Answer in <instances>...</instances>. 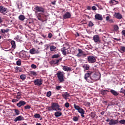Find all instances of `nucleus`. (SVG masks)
<instances>
[{
    "label": "nucleus",
    "instance_id": "1",
    "mask_svg": "<svg viewBox=\"0 0 125 125\" xmlns=\"http://www.w3.org/2000/svg\"><path fill=\"white\" fill-rule=\"evenodd\" d=\"M46 110L48 112H51V111H62V109L60 108V105L58 103H52L51 106H46Z\"/></svg>",
    "mask_w": 125,
    "mask_h": 125
},
{
    "label": "nucleus",
    "instance_id": "2",
    "mask_svg": "<svg viewBox=\"0 0 125 125\" xmlns=\"http://www.w3.org/2000/svg\"><path fill=\"white\" fill-rule=\"evenodd\" d=\"M56 76L58 78V81H59V83H64L65 82V72L63 71H59L56 73Z\"/></svg>",
    "mask_w": 125,
    "mask_h": 125
},
{
    "label": "nucleus",
    "instance_id": "3",
    "mask_svg": "<svg viewBox=\"0 0 125 125\" xmlns=\"http://www.w3.org/2000/svg\"><path fill=\"white\" fill-rule=\"evenodd\" d=\"M34 10L36 14H38V12H41L42 13H44L45 9L42 6H36L34 8Z\"/></svg>",
    "mask_w": 125,
    "mask_h": 125
},
{
    "label": "nucleus",
    "instance_id": "4",
    "mask_svg": "<svg viewBox=\"0 0 125 125\" xmlns=\"http://www.w3.org/2000/svg\"><path fill=\"white\" fill-rule=\"evenodd\" d=\"M106 122H107V123H108V125H118V124H119V120L117 119V120H114L113 119H111L110 120V119L107 118L106 120Z\"/></svg>",
    "mask_w": 125,
    "mask_h": 125
},
{
    "label": "nucleus",
    "instance_id": "5",
    "mask_svg": "<svg viewBox=\"0 0 125 125\" xmlns=\"http://www.w3.org/2000/svg\"><path fill=\"white\" fill-rule=\"evenodd\" d=\"M91 76V71H87V73L84 75V79H85L88 83H93V82L90 81Z\"/></svg>",
    "mask_w": 125,
    "mask_h": 125
},
{
    "label": "nucleus",
    "instance_id": "6",
    "mask_svg": "<svg viewBox=\"0 0 125 125\" xmlns=\"http://www.w3.org/2000/svg\"><path fill=\"white\" fill-rule=\"evenodd\" d=\"M74 108L75 109V110H77L78 113H80V114H84V113H85V111H84V110H83V109L81 108V107H80V106L74 104L73 105Z\"/></svg>",
    "mask_w": 125,
    "mask_h": 125
},
{
    "label": "nucleus",
    "instance_id": "7",
    "mask_svg": "<svg viewBox=\"0 0 125 125\" xmlns=\"http://www.w3.org/2000/svg\"><path fill=\"white\" fill-rule=\"evenodd\" d=\"M87 61L88 63L92 64L96 62V59L93 56H89L87 57Z\"/></svg>",
    "mask_w": 125,
    "mask_h": 125
},
{
    "label": "nucleus",
    "instance_id": "8",
    "mask_svg": "<svg viewBox=\"0 0 125 125\" xmlns=\"http://www.w3.org/2000/svg\"><path fill=\"white\" fill-rule=\"evenodd\" d=\"M42 79H37L34 80L33 83L35 85H37V86H41L42 84Z\"/></svg>",
    "mask_w": 125,
    "mask_h": 125
},
{
    "label": "nucleus",
    "instance_id": "9",
    "mask_svg": "<svg viewBox=\"0 0 125 125\" xmlns=\"http://www.w3.org/2000/svg\"><path fill=\"white\" fill-rule=\"evenodd\" d=\"M90 79L92 81H97V80H98V75H97L95 72H91Z\"/></svg>",
    "mask_w": 125,
    "mask_h": 125
},
{
    "label": "nucleus",
    "instance_id": "10",
    "mask_svg": "<svg viewBox=\"0 0 125 125\" xmlns=\"http://www.w3.org/2000/svg\"><path fill=\"white\" fill-rule=\"evenodd\" d=\"M0 13L5 15L7 13V8L4 7V6H0Z\"/></svg>",
    "mask_w": 125,
    "mask_h": 125
},
{
    "label": "nucleus",
    "instance_id": "11",
    "mask_svg": "<svg viewBox=\"0 0 125 125\" xmlns=\"http://www.w3.org/2000/svg\"><path fill=\"white\" fill-rule=\"evenodd\" d=\"M26 104H27V103H26V102L21 100L17 104V107H18V108H21L22 106H24V105H26Z\"/></svg>",
    "mask_w": 125,
    "mask_h": 125
},
{
    "label": "nucleus",
    "instance_id": "12",
    "mask_svg": "<svg viewBox=\"0 0 125 125\" xmlns=\"http://www.w3.org/2000/svg\"><path fill=\"white\" fill-rule=\"evenodd\" d=\"M71 13L69 12H66L63 15V19H69L71 18Z\"/></svg>",
    "mask_w": 125,
    "mask_h": 125
},
{
    "label": "nucleus",
    "instance_id": "13",
    "mask_svg": "<svg viewBox=\"0 0 125 125\" xmlns=\"http://www.w3.org/2000/svg\"><path fill=\"white\" fill-rule=\"evenodd\" d=\"M113 16L115 17V18H117V19L121 20L122 18H123V16L121 13H115Z\"/></svg>",
    "mask_w": 125,
    "mask_h": 125
},
{
    "label": "nucleus",
    "instance_id": "14",
    "mask_svg": "<svg viewBox=\"0 0 125 125\" xmlns=\"http://www.w3.org/2000/svg\"><path fill=\"white\" fill-rule=\"evenodd\" d=\"M93 40L95 42H100V38L98 35H96L93 36Z\"/></svg>",
    "mask_w": 125,
    "mask_h": 125
},
{
    "label": "nucleus",
    "instance_id": "15",
    "mask_svg": "<svg viewBox=\"0 0 125 125\" xmlns=\"http://www.w3.org/2000/svg\"><path fill=\"white\" fill-rule=\"evenodd\" d=\"M95 18L96 19V20H100V21H102L103 20V18L102 17V15L97 14L95 16Z\"/></svg>",
    "mask_w": 125,
    "mask_h": 125
},
{
    "label": "nucleus",
    "instance_id": "16",
    "mask_svg": "<svg viewBox=\"0 0 125 125\" xmlns=\"http://www.w3.org/2000/svg\"><path fill=\"white\" fill-rule=\"evenodd\" d=\"M25 120V118L24 117H22V116H19L17 117L15 119H14V122H18L20 121H24Z\"/></svg>",
    "mask_w": 125,
    "mask_h": 125
},
{
    "label": "nucleus",
    "instance_id": "17",
    "mask_svg": "<svg viewBox=\"0 0 125 125\" xmlns=\"http://www.w3.org/2000/svg\"><path fill=\"white\" fill-rule=\"evenodd\" d=\"M62 96L64 98V99L67 100V97H70V93L65 92L62 95Z\"/></svg>",
    "mask_w": 125,
    "mask_h": 125
},
{
    "label": "nucleus",
    "instance_id": "18",
    "mask_svg": "<svg viewBox=\"0 0 125 125\" xmlns=\"http://www.w3.org/2000/svg\"><path fill=\"white\" fill-rule=\"evenodd\" d=\"M62 70H63V71H65L66 72H71L72 71V68L66 65H64L63 66Z\"/></svg>",
    "mask_w": 125,
    "mask_h": 125
},
{
    "label": "nucleus",
    "instance_id": "19",
    "mask_svg": "<svg viewBox=\"0 0 125 125\" xmlns=\"http://www.w3.org/2000/svg\"><path fill=\"white\" fill-rule=\"evenodd\" d=\"M119 4V1L116 0H110L109 4H112V5H116Z\"/></svg>",
    "mask_w": 125,
    "mask_h": 125
},
{
    "label": "nucleus",
    "instance_id": "20",
    "mask_svg": "<svg viewBox=\"0 0 125 125\" xmlns=\"http://www.w3.org/2000/svg\"><path fill=\"white\" fill-rule=\"evenodd\" d=\"M42 13L37 14V17L38 20H39L40 21H41L42 22H44V20H42Z\"/></svg>",
    "mask_w": 125,
    "mask_h": 125
},
{
    "label": "nucleus",
    "instance_id": "21",
    "mask_svg": "<svg viewBox=\"0 0 125 125\" xmlns=\"http://www.w3.org/2000/svg\"><path fill=\"white\" fill-rule=\"evenodd\" d=\"M15 73H19L23 71V69H22V68L19 67L18 66H16V67H15Z\"/></svg>",
    "mask_w": 125,
    "mask_h": 125
},
{
    "label": "nucleus",
    "instance_id": "22",
    "mask_svg": "<svg viewBox=\"0 0 125 125\" xmlns=\"http://www.w3.org/2000/svg\"><path fill=\"white\" fill-rule=\"evenodd\" d=\"M110 92L114 96H118V95H119V93H118V92L116 91L115 90L111 89Z\"/></svg>",
    "mask_w": 125,
    "mask_h": 125
},
{
    "label": "nucleus",
    "instance_id": "23",
    "mask_svg": "<svg viewBox=\"0 0 125 125\" xmlns=\"http://www.w3.org/2000/svg\"><path fill=\"white\" fill-rule=\"evenodd\" d=\"M11 44L12 45V48L13 49H15V48H16V43L15 42V41H11Z\"/></svg>",
    "mask_w": 125,
    "mask_h": 125
},
{
    "label": "nucleus",
    "instance_id": "24",
    "mask_svg": "<svg viewBox=\"0 0 125 125\" xmlns=\"http://www.w3.org/2000/svg\"><path fill=\"white\" fill-rule=\"evenodd\" d=\"M83 68L84 70H89V68H90V66H89L88 64H84L83 66Z\"/></svg>",
    "mask_w": 125,
    "mask_h": 125
},
{
    "label": "nucleus",
    "instance_id": "25",
    "mask_svg": "<svg viewBox=\"0 0 125 125\" xmlns=\"http://www.w3.org/2000/svg\"><path fill=\"white\" fill-rule=\"evenodd\" d=\"M54 115L57 117L58 118V117H61V116H62V112L57 111L55 112Z\"/></svg>",
    "mask_w": 125,
    "mask_h": 125
},
{
    "label": "nucleus",
    "instance_id": "26",
    "mask_svg": "<svg viewBox=\"0 0 125 125\" xmlns=\"http://www.w3.org/2000/svg\"><path fill=\"white\" fill-rule=\"evenodd\" d=\"M107 92H110V91L108 90H101V94H102V95H106Z\"/></svg>",
    "mask_w": 125,
    "mask_h": 125
},
{
    "label": "nucleus",
    "instance_id": "27",
    "mask_svg": "<svg viewBox=\"0 0 125 125\" xmlns=\"http://www.w3.org/2000/svg\"><path fill=\"white\" fill-rule=\"evenodd\" d=\"M89 116L92 119H94L95 118V116H96V112L93 111L90 113Z\"/></svg>",
    "mask_w": 125,
    "mask_h": 125
},
{
    "label": "nucleus",
    "instance_id": "28",
    "mask_svg": "<svg viewBox=\"0 0 125 125\" xmlns=\"http://www.w3.org/2000/svg\"><path fill=\"white\" fill-rule=\"evenodd\" d=\"M29 76H34V77H37L38 74L35 71H31L29 73Z\"/></svg>",
    "mask_w": 125,
    "mask_h": 125
},
{
    "label": "nucleus",
    "instance_id": "29",
    "mask_svg": "<svg viewBox=\"0 0 125 125\" xmlns=\"http://www.w3.org/2000/svg\"><path fill=\"white\" fill-rule=\"evenodd\" d=\"M56 48H57V47L54 45H51L50 46V50L52 52L55 51V50H56Z\"/></svg>",
    "mask_w": 125,
    "mask_h": 125
},
{
    "label": "nucleus",
    "instance_id": "30",
    "mask_svg": "<svg viewBox=\"0 0 125 125\" xmlns=\"http://www.w3.org/2000/svg\"><path fill=\"white\" fill-rule=\"evenodd\" d=\"M61 51L63 55H66V54H67V52L66 51V48L65 47L62 48Z\"/></svg>",
    "mask_w": 125,
    "mask_h": 125
},
{
    "label": "nucleus",
    "instance_id": "31",
    "mask_svg": "<svg viewBox=\"0 0 125 125\" xmlns=\"http://www.w3.org/2000/svg\"><path fill=\"white\" fill-rule=\"evenodd\" d=\"M9 32V29H1V32L2 34H5V33H8Z\"/></svg>",
    "mask_w": 125,
    "mask_h": 125
},
{
    "label": "nucleus",
    "instance_id": "32",
    "mask_svg": "<svg viewBox=\"0 0 125 125\" xmlns=\"http://www.w3.org/2000/svg\"><path fill=\"white\" fill-rule=\"evenodd\" d=\"M16 98L17 99H19V100L21 99V92H18L17 93Z\"/></svg>",
    "mask_w": 125,
    "mask_h": 125
},
{
    "label": "nucleus",
    "instance_id": "33",
    "mask_svg": "<svg viewBox=\"0 0 125 125\" xmlns=\"http://www.w3.org/2000/svg\"><path fill=\"white\" fill-rule=\"evenodd\" d=\"M19 19L21 20V21H24V20H25V16L24 15H20L19 17Z\"/></svg>",
    "mask_w": 125,
    "mask_h": 125
},
{
    "label": "nucleus",
    "instance_id": "34",
    "mask_svg": "<svg viewBox=\"0 0 125 125\" xmlns=\"http://www.w3.org/2000/svg\"><path fill=\"white\" fill-rule=\"evenodd\" d=\"M83 51L81 49H78V53L77 54V55L76 56H81V55H80V54H83Z\"/></svg>",
    "mask_w": 125,
    "mask_h": 125
},
{
    "label": "nucleus",
    "instance_id": "35",
    "mask_svg": "<svg viewBox=\"0 0 125 125\" xmlns=\"http://www.w3.org/2000/svg\"><path fill=\"white\" fill-rule=\"evenodd\" d=\"M60 57V54H55L52 56L51 58L54 59V58H59Z\"/></svg>",
    "mask_w": 125,
    "mask_h": 125
},
{
    "label": "nucleus",
    "instance_id": "36",
    "mask_svg": "<svg viewBox=\"0 0 125 125\" xmlns=\"http://www.w3.org/2000/svg\"><path fill=\"white\" fill-rule=\"evenodd\" d=\"M20 79L21 80H22L23 81L26 80V75H25V74H21L20 76Z\"/></svg>",
    "mask_w": 125,
    "mask_h": 125
},
{
    "label": "nucleus",
    "instance_id": "37",
    "mask_svg": "<svg viewBox=\"0 0 125 125\" xmlns=\"http://www.w3.org/2000/svg\"><path fill=\"white\" fill-rule=\"evenodd\" d=\"M14 111L16 116H18L20 114V111H19V110H18L17 109H14Z\"/></svg>",
    "mask_w": 125,
    "mask_h": 125
},
{
    "label": "nucleus",
    "instance_id": "38",
    "mask_svg": "<svg viewBox=\"0 0 125 125\" xmlns=\"http://www.w3.org/2000/svg\"><path fill=\"white\" fill-rule=\"evenodd\" d=\"M30 53L31 54H36L37 53V52H36V50L34 48L30 49Z\"/></svg>",
    "mask_w": 125,
    "mask_h": 125
},
{
    "label": "nucleus",
    "instance_id": "39",
    "mask_svg": "<svg viewBox=\"0 0 125 125\" xmlns=\"http://www.w3.org/2000/svg\"><path fill=\"white\" fill-rule=\"evenodd\" d=\"M42 20H44V21H47V19H46V15H45L43 14H42Z\"/></svg>",
    "mask_w": 125,
    "mask_h": 125
},
{
    "label": "nucleus",
    "instance_id": "40",
    "mask_svg": "<svg viewBox=\"0 0 125 125\" xmlns=\"http://www.w3.org/2000/svg\"><path fill=\"white\" fill-rule=\"evenodd\" d=\"M34 117L35 119H40V118H41V115L36 113L34 115Z\"/></svg>",
    "mask_w": 125,
    "mask_h": 125
},
{
    "label": "nucleus",
    "instance_id": "41",
    "mask_svg": "<svg viewBox=\"0 0 125 125\" xmlns=\"http://www.w3.org/2000/svg\"><path fill=\"white\" fill-rule=\"evenodd\" d=\"M119 123L120 125H125V120H121L119 121Z\"/></svg>",
    "mask_w": 125,
    "mask_h": 125
},
{
    "label": "nucleus",
    "instance_id": "42",
    "mask_svg": "<svg viewBox=\"0 0 125 125\" xmlns=\"http://www.w3.org/2000/svg\"><path fill=\"white\" fill-rule=\"evenodd\" d=\"M94 25V24H93V23H92V22H91V21H90L88 22V27H92Z\"/></svg>",
    "mask_w": 125,
    "mask_h": 125
},
{
    "label": "nucleus",
    "instance_id": "43",
    "mask_svg": "<svg viewBox=\"0 0 125 125\" xmlns=\"http://www.w3.org/2000/svg\"><path fill=\"white\" fill-rule=\"evenodd\" d=\"M30 108H31V105H27L24 106L25 110H30Z\"/></svg>",
    "mask_w": 125,
    "mask_h": 125
},
{
    "label": "nucleus",
    "instance_id": "44",
    "mask_svg": "<svg viewBox=\"0 0 125 125\" xmlns=\"http://www.w3.org/2000/svg\"><path fill=\"white\" fill-rule=\"evenodd\" d=\"M73 121H74V122H78V121H79V117L74 116L73 118Z\"/></svg>",
    "mask_w": 125,
    "mask_h": 125
},
{
    "label": "nucleus",
    "instance_id": "45",
    "mask_svg": "<svg viewBox=\"0 0 125 125\" xmlns=\"http://www.w3.org/2000/svg\"><path fill=\"white\" fill-rule=\"evenodd\" d=\"M19 101V99H14L12 100V102L13 103H16V102H18Z\"/></svg>",
    "mask_w": 125,
    "mask_h": 125
},
{
    "label": "nucleus",
    "instance_id": "46",
    "mask_svg": "<svg viewBox=\"0 0 125 125\" xmlns=\"http://www.w3.org/2000/svg\"><path fill=\"white\" fill-rule=\"evenodd\" d=\"M114 29L115 31H119V26H118V25H115L114 26Z\"/></svg>",
    "mask_w": 125,
    "mask_h": 125
},
{
    "label": "nucleus",
    "instance_id": "47",
    "mask_svg": "<svg viewBox=\"0 0 125 125\" xmlns=\"http://www.w3.org/2000/svg\"><path fill=\"white\" fill-rule=\"evenodd\" d=\"M46 96L47 97H50V96H51V91H49L47 92Z\"/></svg>",
    "mask_w": 125,
    "mask_h": 125
},
{
    "label": "nucleus",
    "instance_id": "48",
    "mask_svg": "<svg viewBox=\"0 0 125 125\" xmlns=\"http://www.w3.org/2000/svg\"><path fill=\"white\" fill-rule=\"evenodd\" d=\"M17 65L18 66H21V60H19L17 61Z\"/></svg>",
    "mask_w": 125,
    "mask_h": 125
},
{
    "label": "nucleus",
    "instance_id": "49",
    "mask_svg": "<svg viewBox=\"0 0 125 125\" xmlns=\"http://www.w3.org/2000/svg\"><path fill=\"white\" fill-rule=\"evenodd\" d=\"M64 106L66 108H69L70 107V104L67 102L64 104Z\"/></svg>",
    "mask_w": 125,
    "mask_h": 125
},
{
    "label": "nucleus",
    "instance_id": "50",
    "mask_svg": "<svg viewBox=\"0 0 125 125\" xmlns=\"http://www.w3.org/2000/svg\"><path fill=\"white\" fill-rule=\"evenodd\" d=\"M120 50L122 51V52H125V47L124 46H121L120 48Z\"/></svg>",
    "mask_w": 125,
    "mask_h": 125
},
{
    "label": "nucleus",
    "instance_id": "51",
    "mask_svg": "<svg viewBox=\"0 0 125 125\" xmlns=\"http://www.w3.org/2000/svg\"><path fill=\"white\" fill-rule=\"evenodd\" d=\"M55 61H56V64H58L59 63V61H62V59H59L58 60H56Z\"/></svg>",
    "mask_w": 125,
    "mask_h": 125
},
{
    "label": "nucleus",
    "instance_id": "52",
    "mask_svg": "<svg viewBox=\"0 0 125 125\" xmlns=\"http://www.w3.org/2000/svg\"><path fill=\"white\" fill-rule=\"evenodd\" d=\"M56 88L57 90H60V89H61V88H62V86H57L56 87Z\"/></svg>",
    "mask_w": 125,
    "mask_h": 125
},
{
    "label": "nucleus",
    "instance_id": "53",
    "mask_svg": "<svg viewBox=\"0 0 125 125\" xmlns=\"http://www.w3.org/2000/svg\"><path fill=\"white\" fill-rule=\"evenodd\" d=\"M31 68H32V69H36L37 68V65H36V64H32L31 65Z\"/></svg>",
    "mask_w": 125,
    "mask_h": 125
},
{
    "label": "nucleus",
    "instance_id": "54",
    "mask_svg": "<svg viewBox=\"0 0 125 125\" xmlns=\"http://www.w3.org/2000/svg\"><path fill=\"white\" fill-rule=\"evenodd\" d=\"M52 34H51V33H49L48 35V38H49V39H51L52 38Z\"/></svg>",
    "mask_w": 125,
    "mask_h": 125
},
{
    "label": "nucleus",
    "instance_id": "55",
    "mask_svg": "<svg viewBox=\"0 0 125 125\" xmlns=\"http://www.w3.org/2000/svg\"><path fill=\"white\" fill-rule=\"evenodd\" d=\"M81 57H83V58H84V57H86V54L82 53Z\"/></svg>",
    "mask_w": 125,
    "mask_h": 125
},
{
    "label": "nucleus",
    "instance_id": "56",
    "mask_svg": "<svg viewBox=\"0 0 125 125\" xmlns=\"http://www.w3.org/2000/svg\"><path fill=\"white\" fill-rule=\"evenodd\" d=\"M92 10H97V8L95 6H93L92 7Z\"/></svg>",
    "mask_w": 125,
    "mask_h": 125
},
{
    "label": "nucleus",
    "instance_id": "57",
    "mask_svg": "<svg viewBox=\"0 0 125 125\" xmlns=\"http://www.w3.org/2000/svg\"><path fill=\"white\" fill-rule=\"evenodd\" d=\"M121 34L123 36H124V37H125V30H123L121 32Z\"/></svg>",
    "mask_w": 125,
    "mask_h": 125
},
{
    "label": "nucleus",
    "instance_id": "58",
    "mask_svg": "<svg viewBox=\"0 0 125 125\" xmlns=\"http://www.w3.org/2000/svg\"><path fill=\"white\" fill-rule=\"evenodd\" d=\"M125 91V89H123V88L121 89L120 93H124V91Z\"/></svg>",
    "mask_w": 125,
    "mask_h": 125
},
{
    "label": "nucleus",
    "instance_id": "59",
    "mask_svg": "<svg viewBox=\"0 0 125 125\" xmlns=\"http://www.w3.org/2000/svg\"><path fill=\"white\" fill-rule=\"evenodd\" d=\"M109 20H110V17L109 16H107L106 17V21H108Z\"/></svg>",
    "mask_w": 125,
    "mask_h": 125
},
{
    "label": "nucleus",
    "instance_id": "60",
    "mask_svg": "<svg viewBox=\"0 0 125 125\" xmlns=\"http://www.w3.org/2000/svg\"><path fill=\"white\" fill-rule=\"evenodd\" d=\"M108 22H109V23H114V21L113 19H111L109 20Z\"/></svg>",
    "mask_w": 125,
    "mask_h": 125
},
{
    "label": "nucleus",
    "instance_id": "61",
    "mask_svg": "<svg viewBox=\"0 0 125 125\" xmlns=\"http://www.w3.org/2000/svg\"><path fill=\"white\" fill-rule=\"evenodd\" d=\"M52 4H53V5H55V4H56V1H54L53 2H51Z\"/></svg>",
    "mask_w": 125,
    "mask_h": 125
},
{
    "label": "nucleus",
    "instance_id": "62",
    "mask_svg": "<svg viewBox=\"0 0 125 125\" xmlns=\"http://www.w3.org/2000/svg\"><path fill=\"white\" fill-rule=\"evenodd\" d=\"M51 63H52V64H54V65H56V61H51Z\"/></svg>",
    "mask_w": 125,
    "mask_h": 125
},
{
    "label": "nucleus",
    "instance_id": "63",
    "mask_svg": "<svg viewBox=\"0 0 125 125\" xmlns=\"http://www.w3.org/2000/svg\"><path fill=\"white\" fill-rule=\"evenodd\" d=\"M87 9L88 10H90L91 9V7H90V6H88L87 7Z\"/></svg>",
    "mask_w": 125,
    "mask_h": 125
},
{
    "label": "nucleus",
    "instance_id": "64",
    "mask_svg": "<svg viewBox=\"0 0 125 125\" xmlns=\"http://www.w3.org/2000/svg\"><path fill=\"white\" fill-rule=\"evenodd\" d=\"M86 105H87V106H90V103L86 102Z\"/></svg>",
    "mask_w": 125,
    "mask_h": 125
}]
</instances>
